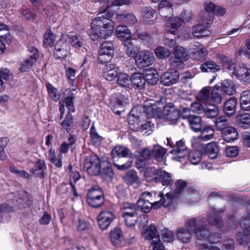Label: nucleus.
<instances>
[{"mask_svg":"<svg viewBox=\"0 0 250 250\" xmlns=\"http://www.w3.org/2000/svg\"><path fill=\"white\" fill-rule=\"evenodd\" d=\"M83 167L89 175L96 176L100 174L101 165L99 158L96 155L89 156L85 160Z\"/></svg>","mask_w":250,"mask_h":250,"instance_id":"11","label":"nucleus"},{"mask_svg":"<svg viewBox=\"0 0 250 250\" xmlns=\"http://www.w3.org/2000/svg\"><path fill=\"white\" fill-rule=\"evenodd\" d=\"M214 122L216 129L222 132L229 126L228 120L224 117L217 118Z\"/></svg>","mask_w":250,"mask_h":250,"instance_id":"52","label":"nucleus"},{"mask_svg":"<svg viewBox=\"0 0 250 250\" xmlns=\"http://www.w3.org/2000/svg\"><path fill=\"white\" fill-rule=\"evenodd\" d=\"M206 152L210 159H215L218 155L219 148L214 142L208 144L206 147Z\"/></svg>","mask_w":250,"mask_h":250,"instance_id":"47","label":"nucleus"},{"mask_svg":"<svg viewBox=\"0 0 250 250\" xmlns=\"http://www.w3.org/2000/svg\"><path fill=\"white\" fill-rule=\"evenodd\" d=\"M167 149L159 145H154L151 149L153 157L158 162H162L164 159Z\"/></svg>","mask_w":250,"mask_h":250,"instance_id":"29","label":"nucleus"},{"mask_svg":"<svg viewBox=\"0 0 250 250\" xmlns=\"http://www.w3.org/2000/svg\"><path fill=\"white\" fill-rule=\"evenodd\" d=\"M75 98L74 94L70 92L67 94V97L65 99V105L69 110L68 112L71 113V112H73L75 111V108L73 104V100Z\"/></svg>","mask_w":250,"mask_h":250,"instance_id":"62","label":"nucleus"},{"mask_svg":"<svg viewBox=\"0 0 250 250\" xmlns=\"http://www.w3.org/2000/svg\"><path fill=\"white\" fill-rule=\"evenodd\" d=\"M110 239L112 243L116 246L120 244L123 237L121 230L119 228H115L110 232Z\"/></svg>","mask_w":250,"mask_h":250,"instance_id":"44","label":"nucleus"},{"mask_svg":"<svg viewBox=\"0 0 250 250\" xmlns=\"http://www.w3.org/2000/svg\"><path fill=\"white\" fill-rule=\"evenodd\" d=\"M114 45L111 42H105L101 44L99 52L98 59L102 63L108 62L111 61L114 54Z\"/></svg>","mask_w":250,"mask_h":250,"instance_id":"12","label":"nucleus"},{"mask_svg":"<svg viewBox=\"0 0 250 250\" xmlns=\"http://www.w3.org/2000/svg\"><path fill=\"white\" fill-rule=\"evenodd\" d=\"M130 82L131 77L126 73L121 71L117 77V84L123 87H128Z\"/></svg>","mask_w":250,"mask_h":250,"instance_id":"48","label":"nucleus"},{"mask_svg":"<svg viewBox=\"0 0 250 250\" xmlns=\"http://www.w3.org/2000/svg\"><path fill=\"white\" fill-rule=\"evenodd\" d=\"M111 155L114 161H115V159L116 158L130 157L132 156V153L130 150L122 146H116L112 149Z\"/></svg>","mask_w":250,"mask_h":250,"instance_id":"23","label":"nucleus"},{"mask_svg":"<svg viewBox=\"0 0 250 250\" xmlns=\"http://www.w3.org/2000/svg\"><path fill=\"white\" fill-rule=\"evenodd\" d=\"M90 134L91 139L95 145H98L100 144L102 138L98 134L96 128L92 125L90 129Z\"/></svg>","mask_w":250,"mask_h":250,"instance_id":"64","label":"nucleus"},{"mask_svg":"<svg viewBox=\"0 0 250 250\" xmlns=\"http://www.w3.org/2000/svg\"><path fill=\"white\" fill-rule=\"evenodd\" d=\"M46 166L44 161L38 160L35 164L34 167L30 169V172L36 176L44 178Z\"/></svg>","mask_w":250,"mask_h":250,"instance_id":"26","label":"nucleus"},{"mask_svg":"<svg viewBox=\"0 0 250 250\" xmlns=\"http://www.w3.org/2000/svg\"><path fill=\"white\" fill-rule=\"evenodd\" d=\"M140 129H137V131H140L144 135L148 136L151 134L155 128L154 124L152 123L151 121H148L140 125Z\"/></svg>","mask_w":250,"mask_h":250,"instance_id":"46","label":"nucleus"},{"mask_svg":"<svg viewBox=\"0 0 250 250\" xmlns=\"http://www.w3.org/2000/svg\"><path fill=\"white\" fill-rule=\"evenodd\" d=\"M136 156L138 159H141L143 160L146 161L150 159L152 154L151 151L147 148L145 147L137 152Z\"/></svg>","mask_w":250,"mask_h":250,"instance_id":"60","label":"nucleus"},{"mask_svg":"<svg viewBox=\"0 0 250 250\" xmlns=\"http://www.w3.org/2000/svg\"><path fill=\"white\" fill-rule=\"evenodd\" d=\"M189 49L194 60H199L207 55L206 49L199 42L191 44Z\"/></svg>","mask_w":250,"mask_h":250,"instance_id":"19","label":"nucleus"},{"mask_svg":"<svg viewBox=\"0 0 250 250\" xmlns=\"http://www.w3.org/2000/svg\"><path fill=\"white\" fill-rule=\"evenodd\" d=\"M214 129L209 126L205 128L201 132L198 139L203 141H208L211 139L214 135Z\"/></svg>","mask_w":250,"mask_h":250,"instance_id":"53","label":"nucleus"},{"mask_svg":"<svg viewBox=\"0 0 250 250\" xmlns=\"http://www.w3.org/2000/svg\"><path fill=\"white\" fill-rule=\"evenodd\" d=\"M124 45L125 47L127 55L130 57L136 58L139 50L138 47L130 42L125 43Z\"/></svg>","mask_w":250,"mask_h":250,"instance_id":"58","label":"nucleus"},{"mask_svg":"<svg viewBox=\"0 0 250 250\" xmlns=\"http://www.w3.org/2000/svg\"><path fill=\"white\" fill-rule=\"evenodd\" d=\"M210 86H205L202 88L196 96L197 99L207 104H209L210 98Z\"/></svg>","mask_w":250,"mask_h":250,"instance_id":"30","label":"nucleus"},{"mask_svg":"<svg viewBox=\"0 0 250 250\" xmlns=\"http://www.w3.org/2000/svg\"><path fill=\"white\" fill-rule=\"evenodd\" d=\"M154 60L153 54L148 50H143L138 52L135 62L139 68H143L151 65Z\"/></svg>","mask_w":250,"mask_h":250,"instance_id":"13","label":"nucleus"},{"mask_svg":"<svg viewBox=\"0 0 250 250\" xmlns=\"http://www.w3.org/2000/svg\"><path fill=\"white\" fill-rule=\"evenodd\" d=\"M69 43L76 48H80L82 45V39L80 36L62 33L55 45V54L58 58H64L68 55L70 50Z\"/></svg>","mask_w":250,"mask_h":250,"instance_id":"4","label":"nucleus"},{"mask_svg":"<svg viewBox=\"0 0 250 250\" xmlns=\"http://www.w3.org/2000/svg\"><path fill=\"white\" fill-rule=\"evenodd\" d=\"M187 149L185 142L183 140L177 141L176 143L175 148L171 151L172 153L180 154L184 152Z\"/></svg>","mask_w":250,"mask_h":250,"instance_id":"63","label":"nucleus"},{"mask_svg":"<svg viewBox=\"0 0 250 250\" xmlns=\"http://www.w3.org/2000/svg\"><path fill=\"white\" fill-rule=\"evenodd\" d=\"M62 157L61 154L58 155L57 157L55 154L54 149H50L49 150V159L50 161L58 167H62Z\"/></svg>","mask_w":250,"mask_h":250,"instance_id":"51","label":"nucleus"},{"mask_svg":"<svg viewBox=\"0 0 250 250\" xmlns=\"http://www.w3.org/2000/svg\"><path fill=\"white\" fill-rule=\"evenodd\" d=\"M116 18L120 21L127 23L128 24H134L137 22V19L135 16L132 14H118Z\"/></svg>","mask_w":250,"mask_h":250,"instance_id":"45","label":"nucleus"},{"mask_svg":"<svg viewBox=\"0 0 250 250\" xmlns=\"http://www.w3.org/2000/svg\"><path fill=\"white\" fill-rule=\"evenodd\" d=\"M179 78L178 71L170 69L165 72L161 77V83L164 85L169 86L177 83Z\"/></svg>","mask_w":250,"mask_h":250,"instance_id":"18","label":"nucleus"},{"mask_svg":"<svg viewBox=\"0 0 250 250\" xmlns=\"http://www.w3.org/2000/svg\"><path fill=\"white\" fill-rule=\"evenodd\" d=\"M175 193L167 192L164 194L160 193L159 195L160 200L155 201L152 193L145 191L141 194L138 199L137 205L144 212H149L151 208L157 209L162 206L167 207L171 205L173 202L174 197L182 196L187 198L191 202H197L200 199L199 194L197 191L192 188L184 190L186 187L185 181L179 180L176 182Z\"/></svg>","mask_w":250,"mask_h":250,"instance_id":"1","label":"nucleus"},{"mask_svg":"<svg viewBox=\"0 0 250 250\" xmlns=\"http://www.w3.org/2000/svg\"><path fill=\"white\" fill-rule=\"evenodd\" d=\"M158 9L160 15L166 18L169 15L167 14H170L172 11L171 3L167 0H162L159 5Z\"/></svg>","mask_w":250,"mask_h":250,"instance_id":"39","label":"nucleus"},{"mask_svg":"<svg viewBox=\"0 0 250 250\" xmlns=\"http://www.w3.org/2000/svg\"><path fill=\"white\" fill-rule=\"evenodd\" d=\"M202 152L199 150L191 151L188 154V160L194 165H198L202 160Z\"/></svg>","mask_w":250,"mask_h":250,"instance_id":"49","label":"nucleus"},{"mask_svg":"<svg viewBox=\"0 0 250 250\" xmlns=\"http://www.w3.org/2000/svg\"><path fill=\"white\" fill-rule=\"evenodd\" d=\"M237 103V99L235 97L230 98L225 103L224 111L228 116H231L235 113Z\"/></svg>","mask_w":250,"mask_h":250,"instance_id":"25","label":"nucleus"},{"mask_svg":"<svg viewBox=\"0 0 250 250\" xmlns=\"http://www.w3.org/2000/svg\"><path fill=\"white\" fill-rule=\"evenodd\" d=\"M220 60L224 68L229 71L232 77H235L243 82H250V68L243 63L236 67L235 62L225 56H222Z\"/></svg>","mask_w":250,"mask_h":250,"instance_id":"5","label":"nucleus"},{"mask_svg":"<svg viewBox=\"0 0 250 250\" xmlns=\"http://www.w3.org/2000/svg\"><path fill=\"white\" fill-rule=\"evenodd\" d=\"M55 40V35L53 34L51 30H47L44 35L43 43L46 46H52Z\"/></svg>","mask_w":250,"mask_h":250,"instance_id":"57","label":"nucleus"},{"mask_svg":"<svg viewBox=\"0 0 250 250\" xmlns=\"http://www.w3.org/2000/svg\"><path fill=\"white\" fill-rule=\"evenodd\" d=\"M115 216L113 213L107 210L101 211L97 216V221L100 228L106 229L113 221Z\"/></svg>","mask_w":250,"mask_h":250,"instance_id":"16","label":"nucleus"},{"mask_svg":"<svg viewBox=\"0 0 250 250\" xmlns=\"http://www.w3.org/2000/svg\"><path fill=\"white\" fill-rule=\"evenodd\" d=\"M156 57L159 59H165L168 57L171 54V51L164 46H158L155 50Z\"/></svg>","mask_w":250,"mask_h":250,"instance_id":"55","label":"nucleus"},{"mask_svg":"<svg viewBox=\"0 0 250 250\" xmlns=\"http://www.w3.org/2000/svg\"><path fill=\"white\" fill-rule=\"evenodd\" d=\"M104 193L98 186H94L90 188L87 195V202L93 208H99L104 203Z\"/></svg>","mask_w":250,"mask_h":250,"instance_id":"9","label":"nucleus"},{"mask_svg":"<svg viewBox=\"0 0 250 250\" xmlns=\"http://www.w3.org/2000/svg\"><path fill=\"white\" fill-rule=\"evenodd\" d=\"M128 103V99L127 96L123 94L119 95L116 98L115 104L113 107V111L117 114H120L121 111L118 109L116 110V109L123 108V107L125 106Z\"/></svg>","mask_w":250,"mask_h":250,"instance_id":"33","label":"nucleus"},{"mask_svg":"<svg viewBox=\"0 0 250 250\" xmlns=\"http://www.w3.org/2000/svg\"><path fill=\"white\" fill-rule=\"evenodd\" d=\"M18 195L19 197L17 199V202L19 208H25L31 205V198L27 192L21 191Z\"/></svg>","mask_w":250,"mask_h":250,"instance_id":"27","label":"nucleus"},{"mask_svg":"<svg viewBox=\"0 0 250 250\" xmlns=\"http://www.w3.org/2000/svg\"><path fill=\"white\" fill-rule=\"evenodd\" d=\"M142 111V106H137L132 109L128 116V124L131 129L136 131L137 129H140L141 119L144 118L143 114H141Z\"/></svg>","mask_w":250,"mask_h":250,"instance_id":"14","label":"nucleus"},{"mask_svg":"<svg viewBox=\"0 0 250 250\" xmlns=\"http://www.w3.org/2000/svg\"><path fill=\"white\" fill-rule=\"evenodd\" d=\"M182 20L178 17L170 19L166 23V31L165 38L163 40L164 44L168 47H173L176 43L175 39H170L167 37L168 34H174L178 27L182 24Z\"/></svg>","mask_w":250,"mask_h":250,"instance_id":"8","label":"nucleus"},{"mask_svg":"<svg viewBox=\"0 0 250 250\" xmlns=\"http://www.w3.org/2000/svg\"><path fill=\"white\" fill-rule=\"evenodd\" d=\"M208 222L210 224L220 228L223 226V222L220 216L216 213H212L208 216Z\"/></svg>","mask_w":250,"mask_h":250,"instance_id":"59","label":"nucleus"},{"mask_svg":"<svg viewBox=\"0 0 250 250\" xmlns=\"http://www.w3.org/2000/svg\"><path fill=\"white\" fill-rule=\"evenodd\" d=\"M240 102L242 110L246 111L250 110V90L244 91L241 94Z\"/></svg>","mask_w":250,"mask_h":250,"instance_id":"36","label":"nucleus"},{"mask_svg":"<svg viewBox=\"0 0 250 250\" xmlns=\"http://www.w3.org/2000/svg\"><path fill=\"white\" fill-rule=\"evenodd\" d=\"M117 37L121 41L125 42L130 40L133 35L135 33L132 34L131 31L125 25H119L118 26L115 31Z\"/></svg>","mask_w":250,"mask_h":250,"instance_id":"21","label":"nucleus"},{"mask_svg":"<svg viewBox=\"0 0 250 250\" xmlns=\"http://www.w3.org/2000/svg\"><path fill=\"white\" fill-rule=\"evenodd\" d=\"M145 82L151 85L155 84L159 81V75L156 70L152 68L147 69L145 71Z\"/></svg>","mask_w":250,"mask_h":250,"instance_id":"31","label":"nucleus"},{"mask_svg":"<svg viewBox=\"0 0 250 250\" xmlns=\"http://www.w3.org/2000/svg\"><path fill=\"white\" fill-rule=\"evenodd\" d=\"M121 70L118 67H116L114 64H106L103 71L104 77L108 81H112L117 78Z\"/></svg>","mask_w":250,"mask_h":250,"instance_id":"20","label":"nucleus"},{"mask_svg":"<svg viewBox=\"0 0 250 250\" xmlns=\"http://www.w3.org/2000/svg\"><path fill=\"white\" fill-rule=\"evenodd\" d=\"M200 69L203 72L208 71L215 72L220 70L221 67L219 65L216 64L214 61H208L201 65Z\"/></svg>","mask_w":250,"mask_h":250,"instance_id":"35","label":"nucleus"},{"mask_svg":"<svg viewBox=\"0 0 250 250\" xmlns=\"http://www.w3.org/2000/svg\"><path fill=\"white\" fill-rule=\"evenodd\" d=\"M188 122L192 130L195 132L200 130L202 126V120L200 116L192 115L189 117Z\"/></svg>","mask_w":250,"mask_h":250,"instance_id":"41","label":"nucleus"},{"mask_svg":"<svg viewBox=\"0 0 250 250\" xmlns=\"http://www.w3.org/2000/svg\"><path fill=\"white\" fill-rule=\"evenodd\" d=\"M237 122L239 126L248 128L250 126V115L249 113L239 114L237 116Z\"/></svg>","mask_w":250,"mask_h":250,"instance_id":"40","label":"nucleus"},{"mask_svg":"<svg viewBox=\"0 0 250 250\" xmlns=\"http://www.w3.org/2000/svg\"><path fill=\"white\" fill-rule=\"evenodd\" d=\"M163 110L161 111L160 118L172 123L175 122L179 117L180 114L178 110L172 103H168L165 106H163Z\"/></svg>","mask_w":250,"mask_h":250,"instance_id":"15","label":"nucleus"},{"mask_svg":"<svg viewBox=\"0 0 250 250\" xmlns=\"http://www.w3.org/2000/svg\"><path fill=\"white\" fill-rule=\"evenodd\" d=\"M224 96V94L222 92L220 87L215 85L211 91L210 100L216 104H218L221 102Z\"/></svg>","mask_w":250,"mask_h":250,"instance_id":"37","label":"nucleus"},{"mask_svg":"<svg viewBox=\"0 0 250 250\" xmlns=\"http://www.w3.org/2000/svg\"><path fill=\"white\" fill-rule=\"evenodd\" d=\"M131 82L139 89H143L145 87V79L144 75L140 73H136L131 76Z\"/></svg>","mask_w":250,"mask_h":250,"instance_id":"34","label":"nucleus"},{"mask_svg":"<svg viewBox=\"0 0 250 250\" xmlns=\"http://www.w3.org/2000/svg\"><path fill=\"white\" fill-rule=\"evenodd\" d=\"M73 125V117L71 113L67 112V115L61 123V126L62 128L67 131H69Z\"/></svg>","mask_w":250,"mask_h":250,"instance_id":"54","label":"nucleus"},{"mask_svg":"<svg viewBox=\"0 0 250 250\" xmlns=\"http://www.w3.org/2000/svg\"><path fill=\"white\" fill-rule=\"evenodd\" d=\"M142 16L144 21L149 24L151 22H153L156 19L157 14L152 8L146 7L142 9Z\"/></svg>","mask_w":250,"mask_h":250,"instance_id":"32","label":"nucleus"},{"mask_svg":"<svg viewBox=\"0 0 250 250\" xmlns=\"http://www.w3.org/2000/svg\"><path fill=\"white\" fill-rule=\"evenodd\" d=\"M48 93L50 97L54 101H57L60 98V95L58 93V90L51 83L46 85Z\"/></svg>","mask_w":250,"mask_h":250,"instance_id":"61","label":"nucleus"},{"mask_svg":"<svg viewBox=\"0 0 250 250\" xmlns=\"http://www.w3.org/2000/svg\"><path fill=\"white\" fill-rule=\"evenodd\" d=\"M222 89L228 95H232L236 93V88L234 82L229 79H226L222 83Z\"/></svg>","mask_w":250,"mask_h":250,"instance_id":"38","label":"nucleus"},{"mask_svg":"<svg viewBox=\"0 0 250 250\" xmlns=\"http://www.w3.org/2000/svg\"><path fill=\"white\" fill-rule=\"evenodd\" d=\"M71 174H70V185L71 187L73 193L75 196H78L76 188L73 183H76L80 178V175L77 171L72 172V167L69 166Z\"/></svg>","mask_w":250,"mask_h":250,"instance_id":"50","label":"nucleus"},{"mask_svg":"<svg viewBox=\"0 0 250 250\" xmlns=\"http://www.w3.org/2000/svg\"><path fill=\"white\" fill-rule=\"evenodd\" d=\"M213 19L208 14H206L201 20V24L195 26L192 29V34L194 37L200 38L208 36L210 32L207 28L212 23Z\"/></svg>","mask_w":250,"mask_h":250,"instance_id":"10","label":"nucleus"},{"mask_svg":"<svg viewBox=\"0 0 250 250\" xmlns=\"http://www.w3.org/2000/svg\"><path fill=\"white\" fill-rule=\"evenodd\" d=\"M205 218L193 217L188 219L185 222L186 229L191 231V233L196 234L199 240H207L210 243H215L219 241V234L214 236L210 235L208 230L207 226L205 225Z\"/></svg>","mask_w":250,"mask_h":250,"instance_id":"3","label":"nucleus"},{"mask_svg":"<svg viewBox=\"0 0 250 250\" xmlns=\"http://www.w3.org/2000/svg\"><path fill=\"white\" fill-rule=\"evenodd\" d=\"M137 215V210L135 205L125 203L123 210V215Z\"/></svg>","mask_w":250,"mask_h":250,"instance_id":"56","label":"nucleus"},{"mask_svg":"<svg viewBox=\"0 0 250 250\" xmlns=\"http://www.w3.org/2000/svg\"><path fill=\"white\" fill-rule=\"evenodd\" d=\"M143 236L145 239L152 241L151 244L160 241L156 228L153 225H150L146 228L143 233Z\"/></svg>","mask_w":250,"mask_h":250,"instance_id":"22","label":"nucleus"},{"mask_svg":"<svg viewBox=\"0 0 250 250\" xmlns=\"http://www.w3.org/2000/svg\"><path fill=\"white\" fill-rule=\"evenodd\" d=\"M173 54L178 60L187 61L189 58L188 52L186 48L181 46H177L174 48Z\"/></svg>","mask_w":250,"mask_h":250,"instance_id":"42","label":"nucleus"},{"mask_svg":"<svg viewBox=\"0 0 250 250\" xmlns=\"http://www.w3.org/2000/svg\"><path fill=\"white\" fill-rule=\"evenodd\" d=\"M144 174L146 180L149 182H159L163 186L170 185L173 183L171 174L161 169L148 167L146 169Z\"/></svg>","mask_w":250,"mask_h":250,"instance_id":"6","label":"nucleus"},{"mask_svg":"<svg viewBox=\"0 0 250 250\" xmlns=\"http://www.w3.org/2000/svg\"><path fill=\"white\" fill-rule=\"evenodd\" d=\"M31 53L30 57L23 61L20 64V70L21 72L28 71L36 62L39 57L38 50L34 47L29 48Z\"/></svg>","mask_w":250,"mask_h":250,"instance_id":"17","label":"nucleus"},{"mask_svg":"<svg viewBox=\"0 0 250 250\" xmlns=\"http://www.w3.org/2000/svg\"><path fill=\"white\" fill-rule=\"evenodd\" d=\"M163 107L161 101H155L150 100L145 102L142 106L143 117L147 116V118H160L161 115V108Z\"/></svg>","mask_w":250,"mask_h":250,"instance_id":"7","label":"nucleus"},{"mask_svg":"<svg viewBox=\"0 0 250 250\" xmlns=\"http://www.w3.org/2000/svg\"><path fill=\"white\" fill-rule=\"evenodd\" d=\"M113 15L110 6L100 10L98 17L91 23V29L95 35L102 39H106L111 35L114 29V22L110 19Z\"/></svg>","mask_w":250,"mask_h":250,"instance_id":"2","label":"nucleus"},{"mask_svg":"<svg viewBox=\"0 0 250 250\" xmlns=\"http://www.w3.org/2000/svg\"><path fill=\"white\" fill-rule=\"evenodd\" d=\"M203 113H204L207 118H213L219 115V110L214 104H209L208 106L204 107Z\"/></svg>","mask_w":250,"mask_h":250,"instance_id":"43","label":"nucleus"},{"mask_svg":"<svg viewBox=\"0 0 250 250\" xmlns=\"http://www.w3.org/2000/svg\"><path fill=\"white\" fill-rule=\"evenodd\" d=\"M224 140L227 142H231L237 140L239 136L237 129L231 126L226 128L222 132Z\"/></svg>","mask_w":250,"mask_h":250,"instance_id":"24","label":"nucleus"},{"mask_svg":"<svg viewBox=\"0 0 250 250\" xmlns=\"http://www.w3.org/2000/svg\"><path fill=\"white\" fill-rule=\"evenodd\" d=\"M176 232L177 239L181 242L188 243L190 241L192 234L188 229L180 228L178 229Z\"/></svg>","mask_w":250,"mask_h":250,"instance_id":"28","label":"nucleus"}]
</instances>
